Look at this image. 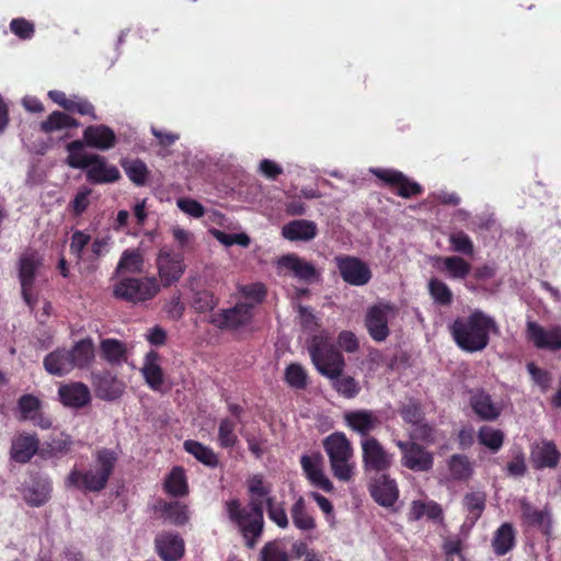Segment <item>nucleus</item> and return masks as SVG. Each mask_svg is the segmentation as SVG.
<instances>
[{
  "mask_svg": "<svg viewBox=\"0 0 561 561\" xmlns=\"http://www.w3.org/2000/svg\"><path fill=\"white\" fill-rule=\"evenodd\" d=\"M249 507H241L238 501L228 503L230 519L236 522L247 539V545L253 548L263 530V504L270 497L271 488L263 482L260 476H253L249 482Z\"/></svg>",
  "mask_w": 561,
  "mask_h": 561,
  "instance_id": "1",
  "label": "nucleus"
},
{
  "mask_svg": "<svg viewBox=\"0 0 561 561\" xmlns=\"http://www.w3.org/2000/svg\"><path fill=\"white\" fill-rule=\"evenodd\" d=\"M450 333L462 351H483L492 334L500 329L494 318L482 310H473L468 317L457 318L450 325Z\"/></svg>",
  "mask_w": 561,
  "mask_h": 561,
  "instance_id": "2",
  "label": "nucleus"
},
{
  "mask_svg": "<svg viewBox=\"0 0 561 561\" xmlns=\"http://www.w3.org/2000/svg\"><path fill=\"white\" fill-rule=\"evenodd\" d=\"M116 461L117 457L113 450L99 449L95 454V468L84 472L72 469L66 479V486L84 492H100L105 489Z\"/></svg>",
  "mask_w": 561,
  "mask_h": 561,
  "instance_id": "3",
  "label": "nucleus"
},
{
  "mask_svg": "<svg viewBox=\"0 0 561 561\" xmlns=\"http://www.w3.org/2000/svg\"><path fill=\"white\" fill-rule=\"evenodd\" d=\"M323 448L329 457L333 476L343 482L354 476L353 447L344 433L336 432L323 440Z\"/></svg>",
  "mask_w": 561,
  "mask_h": 561,
  "instance_id": "4",
  "label": "nucleus"
},
{
  "mask_svg": "<svg viewBox=\"0 0 561 561\" xmlns=\"http://www.w3.org/2000/svg\"><path fill=\"white\" fill-rule=\"evenodd\" d=\"M160 290L156 277H124L113 287V296L117 299L139 304L152 299Z\"/></svg>",
  "mask_w": 561,
  "mask_h": 561,
  "instance_id": "5",
  "label": "nucleus"
},
{
  "mask_svg": "<svg viewBox=\"0 0 561 561\" xmlns=\"http://www.w3.org/2000/svg\"><path fill=\"white\" fill-rule=\"evenodd\" d=\"M370 172L380 180L385 186L402 198H411L423 194L424 188L417 182L409 179L401 171L394 169H371Z\"/></svg>",
  "mask_w": 561,
  "mask_h": 561,
  "instance_id": "6",
  "label": "nucleus"
},
{
  "mask_svg": "<svg viewBox=\"0 0 561 561\" xmlns=\"http://www.w3.org/2000/svg\"><path fill=\"white\" fill-rule=\"evenodd\" d=\"M93 359L94 353H48L44 366L49 374L64 376L75 368L90 367Z\"/></svg>",
  "mask_w": 561,
  "mask_h": 561,
  "instance_id": "7",
  "label": "nucleus"
},
{
  "mask_svg": "<svg viewBox=\"0 0 561 561\" xmlns=\"http://www.w3.org/2000/svg\"><path fill=\"white\" fill-rule=\"evenodd\" d=\"M363 466L366 471L383 472L388 470L393 457L375 437H366L360 442Z\"/></svg>",
  "mask_w": 561,
  "mask_h": 561,
  "instance_id": "8",
  "label": "nucleus"
},
{
  "mask_svg": "<svg viewBox=\"0 0 561 561\" xmlns=\"http://www.w3.org/2000/svg\"><path fill=\"white\" fill-rule=\"evenodd\" d=\"M401 451V463L403 467L416 471L426 472L433 468V454L415 442H396Z\"/></svg>",
  "mask_w": 561,
  "mask_h": 561,
  "instance_id": "9",
  "label": "nucleus"
},
{
  "mask_svg": "<svg viewBox=\"0 0 561 561\" xmlns=\"http://www.w3.org/2000/svg\"><path fill=\"white\" fill-rule=\"evenodd\" d=\"M469 404L474 414L482 421L492 422L497 420L505 409V402L492 398L482 388L469 391Z\"/></svg>",
  "mask_w": 561,
  "mask_h": 561,
  "instance_id": "10",
  "label": "nucleus"
},
{
  "mask_svg": "<svg viewBox=\"0 0 561 561\" xmlns=\"http://www.w3.org/2000/svg\"><path fill=\"white\" fill-rule=\"evenodd\" d=\"M335 262L342 279L352 286H364L371 279L369 266L358 257L339 255Z\"/></svg>",
  "mask_w": 561,
  "mask_h": 561,
  "instance_id": "11",
  "label": "nucleus"
},
{
  "mask_svg": "<svg viewBox=\"0 0 561 561\" xmlns=\"http://www.w3.org/2000/svg\"><path fill=\"white\" fill-rule=\"evenodd\" d=\"M253 304L240 302L213 313L210 322L220 329L237 330L250 323L253 317Z\"/></svg>",
  "mask_w": 561,
  "mask_h": 561,
  "instance_id": "12",
  "label": "nucleus"
},
{
  "mask_svg": "<svg viewBox=\"0 0 561 561\" xmlns=\"http://www.w3.org/2000/svg\"><path fill=\"white\" fill-rule=\"evenodd\" d=\"M156 263L159 277L164 287L176 283L185 271L183 254L174 253L165 248L159 251Z\"/></svg>",
  "mask_w": 561,
  "mask_h": 561,
  "instance_id": "13",
  "label": "nucleus"
},
{
  "mask_svg": "<svg viewBox=\"0 0 561 561\" xmlns=\"http://www.w3.org/2000/svg\"><path fill=\"white\" fill-rule=\"evenodd\" d=\"M85 170V178L91 184L115 183L121 179L117 167L108 164L106 158L98 153H91V161Z\"/></svg>",
  "mask_w": 561,
  "mask_h": 561,
  "instance_id": "14",
  "label": "nucleus"
},
{
  "mask_svg": "<svg viewBox=\"0 0 561 561\" xmlns=\"http://www.w3.org/2000/svg\"><path fill=\"white\" fill-rule=\"evenodd\" d=\"M300 463L307 479L313 486L328 493L334 491L333 483L323 471V457L319 453L301 456Z\"/></svg>",
  "mask_w": 561,
  "mask_h": 561,
  "instance_id": "15",
  "label": "nucleus"
},
{
  "mask_svg": "<svg viewBox=\"0 0 561 561\" xmlns=\"http://www.w3.org/2000/svg\"><path fill=\"white\" fill-rule=\"evenodd\" d=\"M391 311L393 308L390 305H375L367 310L365 325L375 341H385L389 335L388 321Z\"/></svg>",
  "mask_w": 561,
  "mask_h": 561,
  "instance_id": "16",
  "label": "nucleus"
},
{
  "mask_svg": "<svg viewBox=\"0 0 561 561\" xmlns=\"http://www.w3.org/2000/svg\"><path fill=\"white\" fill-rule=\"evenodd\" d=\"M48 98L65 112L89 116L92 119H98L94 105L85 98L79 95L67 96L65 92L59 90H51L48 92Z\"/></svg>",
  "mask_w": 561,
  "mask_h": 561,
  "instance_id": "17",
  "label": "nucleus"
},
{
  "mask_svg": "<svg viewBox=\"0 0 561 561\" xmlns=\"http://www.w3.org/2000/svg\"><path fill=\"white\" fill-rule=\"evenodd\" d=\"M346 425L363 438L370 437L369 434L381 425L377 412L371 410H354L344 413Z\"/></svg>",
  "mask_w": 561,
  "mask_h": 561,
  "instance_id": "18",
  "label": "nucleus"
},
{
  "mask_svg": "<svg viewBox=\"0 0 561 561\" xmlns=\"http://www.w3.org/2000/svg\"><path fill=\"white\" fill-rule=\"evenodd\" d=\"M528 339L538 348H561V327L546 329L537 322L530 321L527 324Z\"/></svg>",
  "mask_w": 561,
  "mask_h": 561,
  "instance_id": "19",
  "label": "nucleus"
},
{
  "mask_svg": "<svg viewBox=\"0 0 561 561\" xmlns=\"http://www.w3.org/2000/svg\"><path fill=\"white\" fill-rule=\"evenodd\" d=\"M277 265L279 268L291 272L295 277L308 284L317 280L319 277V272L311 262L305 261L294 253L280 256L277 260Z\"/></svg>",
  "mask_w": 561,
  "mask_h": 561,
  "instance_id": "20",
  "label": "nucleus"
},
{
  "mask_svg": "<svg viewBox=\"0 0 561 561\" xmlns=\"http://www.w3.org/2000/svg\"><path fill=\"white\" fill-rule=\"evenodd\" d=\"M82 141L84 146L105 151L115 147L117 137L114 130L107 125H90L83 130Z\"/></svg>",
  "mask_w": 561,
  "mask_h": 561,
  "instance_id": "21",
  "label": "nucleus"
},
{
  "mask_svg": "<svg viewBox=\"0 0 561 561\" xmlns=\"http://www.w3.org/2000/svg\"><path fill=\"white\" fill-rule=\"evenodd\" d=\"M156 549L164 561H178L184 554V541L173 533H161L156 537Z\"/></svg>",
  "mask_w": 561,
  "mask_h": 561,
  "instance_id": "22",
  "label": "nucleus"
},
{
  "mask_svg": "<svg viewBox=\"0 0 561 561\" xmlns=\"http://www.w3.org/2000/svg\"><path fill=\"white\" fill-rule=\"evenodd\" d=\"M370 494L378 504L390 507L398 500L399 491L393 479L389 476L381 474L373 481Z\"/></svg>",
  "mask_w": 561,
  "mask_h": 561,
  "instance_id": "23",
  "label": "nucleus"
},
{
  "mask_svg": "<svg viewBox=\"0 0 561 561\" xmlns=\"http://www.w3.org/2000/svg\"><path fill=\"white\" fill-rule=\"evenodd\" d=\"M58 394L64 405L83 408L91 401L89 388L82 382H70L59 387Z\"/></svg>",
  "mask_w": 561,
  "mask_h": 561,
  "instance_id": "24",
  "label": "nucleus"
},
{
  "mask_svg": "<svg viewBox=\"0 0 561 561\" xmlns=\"http://www.w3.org/2000/svg\"><path fill=\"white\" fill-rule=\"evenodd\" d=\"M318 234V226L312 220L296 219L284 225L282 236L289 241H310Z\"/></svg>",
  "mask_w": 561,
  "mask_h": 561,
  "instance_id": "25",
  "label": "nucleus"
},
{
  "mask_svg": "<svg viewBox=\"0 0 561 561\" xmlns=\"http://www.w3.org/2000/svg\"><path fill=\"white\" fill-rule=\"evenodd\" d=\"M311 358L317 370L330 379L342 374L344 368L342 353H311Z\"/></svg>",
  "mask_w": 561,
  "mask_h": 561,
  "instance_id": "26",
  "label": "nucleus"
},
{
  "mask_svg": "<svg viewBox=\"0 0 561 561\" xmlns=\"http://www.w3.org/2000/svg\"><path fill=\"white\" fill-rule=\"evenodd\" d=\"M560 453L550 440H542L531 449V461L536 469L554 468L559 463Z\"/></svg>",
  "mask_w": 561,
  "mask_h": 561,
  "instance_id": "27",
  "label": "nucleus"
},
{
  "mask_svg": "<svg viewBox=\"0 0 561 561\" xmlns=\"http://www.w3.org/2000/svg\"><path fill=\"white\" fill-rule=\"evenodd\" d=\"M42 257L36 251L23 253L19 259V280L21 287H33Z\"/></svg>",
  "mask_w": 561,
  "mask_h": 561,
  "instance_id": "28",
  "label": "nucleus"
},
{
  "mask_svg": "<svg viewBox=\"0 0 561 561\" xmlns=\"http://www.w3.org/2000/svg\"><path fill=\"white\" fill-rule=\"evenodd\" d=\"M96 396L103 400L112 401L119 398L125 389L124 383L110 374L96 375L94 377Z\"/></svg>",
  "mask_w": 561,
  "mask_h": 561,
  "instance_id": "29",
  "label": "nucleus"
},
{
  "mask_svg": "<svg viewBox=\"0 0 561 561\" xmlns=\"http://www.w3.org/2000/svg\"><path fill=\"white\" fill-rule=\"evenodd\" d=\"M38 449V439L35 435L20 434L12 440L11 456L21 463L27 462Z\"/></svg>",
  "mask_w": 561,
  "mask_h": 561,
  "instance_id": "30",
  "label": "nucleus"
},
{
  "mask_svg": "<svg viewBox=\"0 0 561 561\" xmlns=\"http://www.w3.org/2000/svg\"><path fill=\"white\" fill-rule=\"evenodd\" d=\"M80 126L78 119L61 111L51 112L47 118L39 124V129L44 134H53L64 129L77 128Z\"/></svg>",
  "mask_w": 561,
  "mask_h": 561,
  "instance_id": "31",
  "label": "nucleus"
},
{
  "mask_svg": "<svg viewBox=\"0 0 561 561\" xmlns=\"http://www.w3.org/2000/svg\"><path fill=\"white\" fill-rule=\"evenodd\" d=\"M438 270L446 272L453 279H465L471 272L472 266L463 257L458 255L438 257Z\"/></svg>",
  "mask_w": 561,
  "mask_h": 561,
  "instance_id": "32",
  "label": "nucleus"
},
{
  "mask_svg": "<svg viewBox=\"0 0 561 561\" xmlns=\"http://www.w3.org/2000/svg\"><path fill=\"white\" fill-rule=\"evenodd\" d=\"M516 541V533L511 523L502 524L492 538V548L496 556H504L510 552Z\"/></svg>",
  "mask_w": 561,
  "mask_h": 561,
  "instance_id": "33",
  "label": "nucleus"
},
{
  "mask_svg": "<svg viewBox=\"0 0 561 561\" xmlns=\"http://www.w3.org/2000/svg\"><path fill=\"white\" fill-rule=\"evenodd\" d=\"M144 255L139 249H126L116 265L115 274H139L144 270Z\"/></svg>",
  "mask_w": 561,
  "mask_h": 561,
  "instance_id": "34",
  "label": "nucleus"
},
{
  "mask_svg": "<svg viewBox=\"0 0 561 561\" xmlns=\"http://www.w3.org/2000/svg\"><path fill=\"white\" fill-rule=\"evenodd\" d=\"M50 491L51 485L48 480H33L24 490L23 496L27 504L38 507L49 500Z\"/></svg>",
  "mask_w": 561,
  "mask_h": 561,
  "instance_id": "35",
  "label": "nucleus"
},
{
  "mask_svg": "<svg viewBox=\"0 0 561 561\" xmlns=\"http://www.w3.org/2000/svg\"><path fill=\"white\" fill-rule=\"evenodd\" d=\"M141 371L152 389L157 390L163 383V373L159 365L158 353H147Z\"/></svg>",
  "mask_w": 561,
  "mask_h": 561,
  "instance_id": "36",
  "label": "nucleus"
},
{
  "mask_svg": "<svg viewBox=\"0 0 561 561\" xmlns=\"http://www.w3.org/2000/svg\"><path fill=\"white\" fill-rule=\"evenodd\" d=\"M442 515V507L436 502L422 500L413 501L408 514L410 520H419L424 516L436 520L439 519Z\"/></svg>",
  "mask_w": 561,
  "mask_h": 561,
  "instance_id": "37",
  "label": "nucleus"
},
{
  "mask_svg": "<svg viewBox=\"0 0 561 561\" xmlns=\"http://www.w3.org/2000/svg\"><path fill=\"white\" fill-rule=\"evenodd\" d=\"M119 163L128 179L134 184L138 186L145 185L149 175V170L142 160L123 158Z\"/></svg>",
  "mask_w": 561,
  "mask_h": 561,
  "instance_id": "38",
  "label": "nucleus"
},
{
  "mask_svg": "<svg viewBox=\"0 0 561 561\" xmlns=\"http://www.w3.org/2000/svg\"><path fill=\"white\" fill-rule=\"evenodd\" d=\"M463 507L468 512L470 526L474 525L485 508V494L483 492H469L463 496Z\"/></svg>",
  "mask_w": 561,
  "mask_h": 561,
  "instance_id": "39",
  "label": "nucleus"
},
{
  "mask_svg": "<svg viewBox=\"0 0 561 561\" xmlns=\"http://www.w3.org/2000/svg\"><path fill=\"white\" fill-rule=\"evenodd\" d=\"M84 142L73 140L66 146L68 157L66 163L72 169H87L91 161V154L83 152Z\"/></svg>",
  "mask_w": 561,
  "mask_h": 561,
  "instance_id": "40",
  "label": "nucleus"
},
{
  "mask_svg": "<svg viewBox=\"0 0 561 561\" xmlns=\"http://www.w3.org/2000/svg\"><path fill=\"white\" fill-rule=\"evenodd\" d=\"M478 442L492 453L499 451L504 443V433L489 425L481 426L478 432Z\"/></svg>",
  "mask_w": 561,
  "mask_h": 561,
  "instance_id": "41",
  "label": "nucleus"
},
{
  "mask_svg": "<svg viewBox=\"0 0 561 561\" xmlns=\"http://www.w3.org/2000/svg\"><path fill=\"white\" fill-rule=\"evenodd\" d=\"M162 517L170 524L182 526L188 522L190 513L186 505L171 502L162 505Z\"/></svg>",
  "mask_w": 561,
  "mask_h": 561,
  "instance_id": "42",
  "label": "nucleus"
},
{
  "mask_svg": "<svg viewBox=\"0 0 561 561\" xmlns=\"http://www.w3.org/2000/svg\"><path fill=\"white\" fill-rule=\"evenodd\" d=\"M184 449L208 467H216L218 465V458L213 449L196 440H185Z\"/></svg>",
  "mask_w": 561,
  "mask_h": 561,
  "instance_id": "43",
  "label": "nucleus"
},
{
  "mask_svg": "<svg viewBox=\"0 0 561 561\" xmlns=\"http://www.w3.org/2000/svg\"><path fill=\"white\" fill-rule=\"evenodd\" d=\"M448 468L455 480H468L473 474V466L465 455H453L448 460Z\"/></svg>",
  "mask_w": 561,
  "mask_h": 561,
  "instance_id": "44",
  "label": "nucleus"
},
{
  "mask_svg": "<svg viewBox=\"0 0 561 561\" xmlns=\"http://www.w3.org/2000/svg\"><path fill=\"white\" fill-rule=\"evenodd\" d=\"M294 525L301 530H311L316 527V522L307 512L304 497H298L290 510Z\"/></svg>",
  "mask_w": 561,
  "mask_h": 561,
  "instance_id": "45",
  "label": "nucleus"
},
{
  "mask_svg": "<svg viewBox=\"0 0 561 561\" xmlns=\"http://www.w3.org/2000/svg\"><path fill=\"white\" fill-rule=\"evenodd\" d=\"M165 491L173 496H181L187 493V483L184 470L180 467L172 469L164 482Z\"/></svg>",
  "mask_w": 561,
  "mask_h": 561,
  "instance_id": "46",
  "label": "nucleus"
},
{
  "mask_svg": "<svg viewBox=\"0 0 561 561\" xmlns=\"http://www.w3.org/2000/svg\"><path fill=\"white\" fill-rule=\"evenodd\" d=\"M428 293L439 306H449L453 302V291L443 280L433 277L428 282Z\"/></svg>",
  "mask_w": 561,
  "mask_h": 561,
  "instance_id": "47",
  "label": "nucleus"
},
{
  "mask_svg": "<svg viewBox=\"0 0 561 561\" xmlns=\"http://www.w3.org/2000/svg\"><path fill=\"white\" fill-rule=\"evenodd\" d=\"M261 561H289V554L282 541H270L260 552Z\"/></svg>",
  "mask_w": 561,
  "mask_h": 561,
  "instance_id": "48",
  "label": "nucleus"
},
{
  "mask_svg": "<svg viewBox=\"0 0 561 561\" xmlns=\"http://www.w3.org/2000/svg\"><path fill=\"white\" fill-rule=\"evenodd\" d=\"M449 244L453 251L462 255L472 256L474 254L473 242L462 230L456 231L449 236Z\"/></svg>",
  "mask_w": 561,
  "mask_h": 561,
  "instance_id": "49",
  "label": "nucleus"
},
{
  "mask_svg": "<svg viewBox=\"0 0 561 561\" xmlns=\"http://www.w3.org/2000/svg\"><path fill=\"white\" fill-rule=\"evenodd\" d=\"M41 401L32 394H24L19 399L18 408L21 420H35L41 411Z\"/></svg>",
  "mask_w": 561,
  "mask_h": 561,
  "instance_id": "50",
  "label": "nucleus"
},
{
  "mask_svg": "<svg viewBox=\"0 0 561 561\" xmlns=\"http://www.w3.org/2000/svg\"><path fill=\"white\" fill-rule=\"evenodd\" d=\"M236 430V422L230 419H224L218 427V442L224 448H230L238 442Z\"/></svg>",
  "mask_w": 561,
  "mask_h": 561,
  "instance_id": "51",
  "label": "nucleus"
},
{
  "mask_svg": "<svg viewBox=\"0 0 561 561\" xmlns=\"http://www.w3.org/2000/svg\"><path fill=\"white\" fill-rule=\"evenodd\" d=\"M399 413L404 422L412 426L424 420V412L421 404L412 399L401 404Z\"/></svg>",
  "mask_w": 561,
  "mask_h": 561,
  "instance_id": "52",
  "label": "nucleus"
},
{
  "mask_svg": "<svg viewBox=\"0 0 561 561\" xmlns=\"http://www.w3.org/2000/svg\"><path fill=\"white\" fill-rule=\"evenodd\" d=\"M333 388L345 398H354L359 392V386L351 376H342L341 374L331 379Z\"/></svg>",
  "mask_w": 561,
  "mask_h": 561,
  "instance_id": "53",
  "label": "nucleus"
},
{
  "mask_svg": "<svg viewBox=\"0 0 561 561\" xmlns=\"http://www.w3.org/2000/svg\"><path fill=\"white\" fill-rule=\"evenodd\" d=\"M285 380L296 389H304L307 386L306 370L298 364H290L285 370Z\"/></svg>",
  "mask_w": 561,
  "mask_h": 561,
  "instance_id": "54",
  "label": "nucleus"
},
{
  "mask_svg": "<svg viewBox=\"0 0 561 561\" xmlns=\"http://www.w3.org/2000/svg\"><path fill=\"white\" fill-rule=\"evenodd\" d=\"M218 304L215 295L206 289L198 290L193 297V307L197 312L211 311Z\"/></svg>",
  "mask_w": 561,
  "mask_h": 561,
  "instance_id": "55",
  "label": "nucleus"
},
{
  "mask_svg": "<svg viewBox=\"0 0 561 561\" xmlns=\"http://www.w3.org/2000/svg\"><path fill=\"white\" fill-rule=\"evenodd\" d=\"M266 505L268 518L278 527L286 528L288 526V517L283 504L276 503L273 497H267Z\"/></svg>",
  "mask_w": 561,
  "mask_h": 561,
  "instance_id": "56",
  "label": "nucleus"
},
{
  "mask_svg": "<svg viewBox=\"0 0 561 561\" xmlns=\"http://www.w3.org/2000/svg\"><path fill=\"white\" fill-rule=\"evenodd\" d=\"M10 31L21 39H30L34 36V24L24 18H16L10 22Z\"/></svg>",
  "mask_w": 561,
  "mask_h": 561,
  "instance_id": "57",
  "label": "nucleus"
},
{
  "mask_svg": "<svg viewBox=\"0 0 561 561\" xmlns=\"http://www.w3.org/2000/svg\"><path fill=\"white\" fill-rule=\"evenodd\" d=\"M411 438L433 444L437 440V432L434 427L421 421L413 426Z\"/></svg>",
  "mask_w": 561,
  "mask_h": 561,
  "instance_id": "58",
  "label": "nucleus"
},
{
  "mask_svg": "<svg viewBox=\"0 0 561 561\" xmlns=\"http://www.w3.org/2000/svg\"><path fill=\"white\" fill-rule=\"evenodd\" d=\"M308 351H335L332 336L324 330L312 335Z\"/></svg>",
  "mask_w": 561,
  "mask_h": 561,
  "instance_id": "59",
  "label": "nucleus"
},
{
  "mask_svg": "<svg viewBox=\"0 0 561 561\" xmlns=\"http://www.w3.org/2000/svg\"><path fill=\"white\" fill-rule=\"evenodd\" d=\"M91 236L81 230L73 231L70 241V253L76 255L78 260L82 257L83 250L90 243Z\"/></svg>",
  "mask_w": 561,
  "mask_h": 561,
  "instance_id": "60",
  "label": "nucleus"
},
{
  "mask_svg": "<svg viewBox=\"0 0 561 561\" xmlns=\"http://www.w3.org/2000/svg\"><path fill=\"white\" fill-rule=\"evenodd\" d=\"M215 237L220 243H222L227 247H230L233 244H239L241 247L247 248L250 244L249 236L243 232L242 233H226V232L216 230Z\"/></svg>",
  "mask_w": 561,
  "mask_h": 561,
  "instance_id": "61",
  "label": "nucleus"
},
{
  "mask_svg": "<svg viewBox=\"0 0 561 561\" xmlns=\"http://www.w3.org/2000/svg\"><path fill=\"white\" fill-rule=\"evenodd\" d=\"M73 442L69 435L61 434L59 437L53 438L49 443L50 454L53 456H62L71 450Z\"/></svg>",
  "mask_w": 561,
  "mask_h": 561,
  "instance_id": "62",
  "label": "nucleus"
},
{
  "mask_svg": "<svg viewBox=\"0 0 561 561\" xmlns=\"http://www.w3.org/2000/svg\"><path fill=\"white\" fill-rule=\"evenodd\" d=\"M300 324L306 331H316L319 328L318 319L309 307L299 306Z\"/></svg>",
  "mask_w": 561,
  "mask_h": 561,
  "instance_id": "63",
  "label": "nucleus"
},
{
  "mask_svg": "<svg viewBox=\"0 0 561 561\" xmlns=\"http://www.w3.org/2000/svg\"><path fill=\"white\" fill-rule=\"evenodd\" d=\"M178 206L182 211L195 218H201L205 214L203 205L195 199L180 198L178 201Z\"/></svg>",
  "mask_w": 561,
  "mask_h": 561,
  "instance_id": "64",
  "label": "nucleus"
}]
</instances>
